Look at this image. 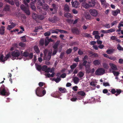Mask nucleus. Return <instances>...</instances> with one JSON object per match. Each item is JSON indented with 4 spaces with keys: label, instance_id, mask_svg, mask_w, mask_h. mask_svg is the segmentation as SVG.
<instances>
[{
    "label": "nucleus",
    "instance_id": "f257e3e1",
    "mask_svg": "<svg viewBox=\"0 0 123 123\" xmlns=\"http://www.w3.org/2000/svg\"><path fill=\"white\" fill-rule=\"evenodd\" d=\"M44 84L45 83L43 82H40L39 83V85L40 86L37 88L35 91L36 93L38 96L42 97L46 93V91L44 89V88L45 87H42Z\"/></svg>",
    "mask_w": 123,
    "mask_h": 123
},
{
    "label": "nucleus",
    "instance_id": "f03ea898",
    "mask_svg": "<svg viewBox=\"0 0 123 123\" xmlns=\"http://www.w3.org/2000/svg\"><path fill=\"white\" fill-rule=\"evenodd\" d=\"M10 94L8 89L2 85L0 88V95L3 96H8Z\"/></svg>",
    "mask_w": 123,
    "mask_h": 123
},
{
    "label": "nucleus",
    "instance_id": "7ed1b4c3",
    "mask_svg": "<svg viewBox=\"0 0 123 123\" xmlns=\"http://www.w3.org/2000/svg\"><path fill=\"white\" fill-rule=\"evenodd\" d=\"M23 51L20 50H18L16 49L14 51H12L11 52V55L13 57V58H12V59L13 60L14 59H16L17 57L18 58V57L20 56L21 54H22Z\"/></svg>",
    "mask_w": 123,
    "mask_h": 123
},
{
    "label": "nucleus",
    "instance_id": "20e7f679",
    "mask_svg": "<svg viewBox=\"0 0 123 123\" xmlns=\"http://www.w3.org/2000/svg\"><path fill=\"white\" fill-rule=\"evenodd\" d=\"M105 73V70L103 68H99L95 71V74L97 75H100L104 74Z\"/></svg>",
    "mask_w": 123,
    "mask_h": 123
},
{
    "label": "nucleus",
    "instance_id": "39448f33",
    "mask_svg": "<svg viewBox=\"0 0 123 123\" xmlns=\"http://www.w3.org/2000/svg\"><path fill=\"white\" fill-rule=\"evenodd\" d=\"M89 12L91 15L93 17H96L98 14V11L95 9H90L89 10Z\"/></svg>",
    "mask_w": 123,
    "mask_h": 123
},
{
    "label": "nucleus",
    "instance_id": "423d86ee",
    "mask_svg": "<svg viewBox=\"0 0 123 123\" xmlns=\"http://www.w3.org/2000/svg\"><path fill=\"white\" fill-rule=\"evenodd\" d=\"M20 8L23 10L25 13L28 15H29L30 14V12L28 9L25 7L24 5H21L20 6Z\"/></svg>",
    "mask_w": 123,
    "mask_h": 123
},
{
    "label": "nucleus",
    "instance_id": "0eeeda50",
    "mask_svg": "<svg viewBox=\"0 0 123 123\" xmlns=\"http://www.w3.org/2000/svg\"><path fill=\"white\" fill-rule=\"evenodd\" d=\"M71 30L72 32L74 34L76 35L79 34L80 31L76 27L72 28L71 29Z\"/></svg>",
    "mask_w": 123,
    "mask_h": 123
},
{
    "label": "nucleus",
    "instance_id": "6e6552de",
    "mask_svg": "<svg viewBox=\"0 0 123 123\" xmlns=\"http://www.w3.org/2000/svg\"><path fill=\"white\" fill-rule=\"evenodd\" d=\"M71 3L72 6L75 8H77L79 5L78 2L76 0L74 1L72 0Z\"/></svg>",
    "mask_w": 123,
    "mask_h": 123
},
{
    "label": "nucleus",
    "instance_id": "1a4fd4ad",
    "mask_svg": "<svg viewBox=\"0 0 123 123\" xmlns=\"http://www.w3.org/2000/svg\"><path fill=\"white\" fill-rule=\"evenodd\" d=\"M52 53V50L51 49L50 51H49L48 55L46 57V60L47 61H49L51 59V55Z\"/></svg>",
    "mask_w": 123,
    "mask_h": 123
},
{
    "label": "nucleus",
    "instance_id": "9d476101",
    "mask_svg": "<svg viewBox=\"0 0 123 123\" xmlns=\"http://www.w3.org/2000/svg\"><path fill=\"white\" fill-rule=\"evenodd\" d=\"M57 18L55 17L54 16L53 18H49V21L52 23H55L57 21Z\"/></svg>",
    "mask_w": 123,
    "mask_h": 123
},
{
    "label": "nucleus",
    "instance_id": "9b49d317",
    "mask_svg": "<svg viewBox=\"0 0 123 123\" xmlns=\"http://www.w3.org/2000/svg\"><path fill=\"white\" fill-rule=\"evenodd\" d=\"M16 26V24L12 22L11 25H8L7 29L9 30H10L11 29L13 28Z\"/></svg>",
    "mask_w": 123,
    "mask_h": 123
},
{
    "label": "nucleus",
    "instance_id": "f8f14e48",
    "mask_svg": "<svg viewBox=\"0 0 123 123\" xmlns=\"http://www.w3.org/2000/svg\"><path fill=\"white\" fill-rule=\"evenodd\" d=\"M110 65L111 68L113 70L115 71L118 70V69L117 66L114 64L112 63H110Z\"/></svg>",
    "mask_w": 123,
    "mask_h": 123
},
{
    "label": "nucleus",
    "instance_id": "ddd939ff",
    "mask_svg": "<svg viewBox=\"0 0 123 123\" xmlns=\"http://www.w3.org/2000/svg\"><path fill=\"white\" fill-rule=\"evenodd\" d=\"M120 10L119 9H117V10L113 11L112 12V14L114 16H117L118 13H120Z\"/></svg>",
    "mask_w": 123,
    "mask_h": 123
},
{
    "label": "nucleus",
    "instance_id": "4468645a",
    "mask_svg": "<svg viewBox=\"0 0 123 123\" xmlns=\"http://www.w3.org/2000/svg\"><path fill=\"white\" fill-rule=\"evenodd\" d=\"M5 27L4 26H1L0 28V34L1 35H4L5 33Z\"/></svg>",
    "mask_w": 123,
    "mask_h": 123
},
{
    "label": "nucleus",
    "instance_id": "2eb2a0df",
    "mask_svg": "<svg viewBox=\"0 0 123 123\" xmlns=\"http://www.w3.org/2000/svg\"><path fill=\"white\" fill-rule=\"evenodd\" d=\"M87 66L85 67V71L86 73L89 74L90 73V66L88 65H87Z\"/></svg>",
    "mask_w": 123,
    "mask_h": 123
},
{
    "label": "nucleus",
    "instance_id": "dca6fc26",
    "mask_svg": "<svg viewBox=\"0 0 123 123\" xmlns=\"http://www.w3.org/2000/svg\"><path fill=\"white\" fill-rule=\"evenodd\" d=\"M73 79L74 83L75 84H78L79 81V79L76 76L74 77Z\"/></svg>",
    "mask_w": 123,
    "mask_h": 123
},
{
    "label": "nucleus",
    "instance_id": "f3484780",
    "mask_svg": "<svg viewBox=\"0 0 123 123\" xmlns=\"http://www.w3.org/2000/svg\"><path fill=\"white\" fill-rule=\"evenodd\" d=\"M93 63L95 66H98L100 63V62L98 60H96L93 61Z\"/></svg>",
    "mask_w": 123,
    "mask_h": 123
},
{
    "label": "nucleus",
    "instance_id": "a211bd4d",
    "mask_svg": "<svg viewBox=\"0 0 123 123\" xmlns=\"http://www.w3.org/2000/svg\"><path fill=\"white\" fill-rule=\"evenodd\" d=\"M41 70L42 71H45V72H48V68H47V67L46 65H43L42 67Z\"/></svg>",
    "mask_w": 123,
    "mask_h": 123
},
{
    "label": "nucleus",
    "instance_id": "6ab92c4d",
    "mask_svg": "<svg viewBox=\"0 0 123 123\" xmlns=\"http://www.w3.org/2000/svg\"><path fill=\"white\" fill-rule=\"evenodd\" d=\"M0 61L1 62L5 63L6 60L3 55L1 54L0 55Z\"/></svg>",
    "mask_w": 123,
    "mask_h": 123
},
{
    "label": "nucleus",
    "instance_id": "aec40b11",
    "mask_svg": "<svg viewBox=\"0 0 123 123\" xmlns=\"http://www.w3.org/2000/svg\"><path fill=\"white\" fill-rule=\"evenodd\" d=\"M78 95L84 96L86 95L85 93L83 91H80L78 92L77 93Z\"/></svg>",
    "mask_w": 123,
    "mask_h": 123
},
{
    "label": "nucleus",
    "instance_id": "412c9836",
    "mask_svg": "<svg viewBox=\"0 0 123 123\" xmlns=\"http://www.w3.org/2000/svg\"><path fill=\"white\" fill-rule=\"evenodd\" d=\"M82 5L83 7L86 9H87L90 7L88 3H84Z\"/></svg>",
    "mask_w": 123,
    "mask_h": 123
},
{
    "label": "nucleus",
    "instance_id": "4be33fe9",
    "mask_svg": "<svg viewBox=\"0 0 123 123\" xmlns=\"http://www.w3.org/2000/svg\"><path fill=\"white\" fill-rule=\"evenodd\" d=\"M85 16L87 20H90L91 19V16L88 13H86L85 15Z\"/></svg>",
    "mask_w": 123,
    "mask_h": 123
},
{
    "label": "nucleus",
    "instance_id": "5701e85b",
    "mask_svg": "<svg viewBox=\"0 0 123 123\" xmlns=\"http://www.w3.org/2000/svg\"><path fill=\"white\" fill-rule=\"evenodd\" d=\"M59 91L62 93H65L66 92V90L65 88L63 87H60L59 88Z\"/></svg>",
    "mask_w": 123,
    "mask_h": 123
},
{
    "label": "nucleus",
    "instance_id": "b1692460",
    "mask_svg": "<svg viewBox=\"0 0 123 123\" xmlns=\"http://www.w3.org/2000/svg\"><path fill=\"white\" fill-rule=\"evenodd\" d=\"M36 67L37 69L39 71H40L42 68V67L41 65H40L38 64H36Z\"/></svg>",
    "mask_w": 123,
    "mask_h": 123
},
{
    "label": "nucleus",
    "instance_id": "393cba45",
    "mask_svg": "<svg viewBox=\"0 0 123 123\" xmlns=\"http://www.w3.org/2000/svg\"><path fill=\"white\" fill-rule=\"evenodd\" d=\"M37 4L40 6H42L44 2V0H37Z\"/></svg>",
    "mask_w": 123,
    "mask_h": 123
},
{
    "label": "nucleus",
    "instance_id": "a878e982",
    "mask_svg": "<svg viewBox=\"0 0 123 123\" xmlns=\"http://www.w3.org/2000/svg\"><path fill=\"white\" fill-rule=\"evenodd\" d=\"M64 9L65 11L68 12H70L69 7L68 5H65L64 6Z\"/></svg>",
    "mask_w": 123,
    "mask_h": 123
},
{
    "label": "nucleus",
    "instance_id": "bb28decb",
    "mask_svg": "<svg viewBox=\"0 0 123 123\" xmlns=\"http://www.w3.org/2000/svg\"><path fill=\"white\" fill-rule=\"evenodd\" d=\"M10 6L9 5H6L5 6L4 10L5 11H10Z\"/></svg>",
    "mask_w": 123,
    "mask_h": 123
},
{
    "label": "nucleus",
    "instance_id": "cd10ccee",
    "mask_svg": "<svg viewBox=\"0 0 123 123\" xmlns=\"http://www.w3.org/2000/svg\"><path fill=\"white\" fill-rule=\"evenodd\" d=\"M88 4H89L90 7L94 6L95 5V2L91 0V1H89Z\"/></svg>",
    "mask_w": 123,
    "mask_h": 123
},
{
    "label": "nucleus",
    "instance_id": "c85d7f7f",
    "mask_svg": "<svg viewBox=\"0 0 123 123\" xmlns=\"http://www.w3.org/2000/svg\"><path fill=\"white\" fill-rule=\"evenodd\" d=\"M54 73H53L51 74L47 73V74H45V75L47 76L49 78L50 77H54Z\"/></svg>",
    "mask_w": 123,
    "mask_h": 123
},
{
    "label": "nucleus",
    "instance_id": "c756f323",
    "mask_svg": "<svg viewBox=\"0 0 123 123\" xmlns=\"http://www.w3.org/2000/svg\"><path fill=\"white\" fill-rule=\"evenodd\" d=\"M84 73L82 71H80L78 74L77 76L80 78H82L84 76Z\"/></svg>",
    "mask_w": 123,
    "mask_h": 123
},
{
    "label": "nucleus",
    "instance_id": "7c9ffc66",
    "mask_svg": "<svg viewBox=\"0 0 123 123\" xmlns=\"http://www.w3.org/2000/svg\"><path fill=\"white\" fill-rule=\"evenodd\" d=\"M122 92V90L120 89H116V93L115 94V95L116 96H117L119 95Z\"/></svg>",
    "mask_w": 123,
    "mask_h": 123
},
{
    "label": "nucleus",
    "instance_id": "2f4dec72",
    "mask_svg": "<svg viewBox=\"0 0 123 123\" xmlns=\"http://www.w3.org/2000/svg\"><path fill=\"white\" fill-rule=\"evenodd\" d=\"M38 15L35 13H33L32 14V17L33 18L36 20H37Z\"/></svg>",
    "mask_w": 123,
    "mask_h": 123
},
{
    "label": "nucleus",
    "instance_id": "473e14b6",
    "mask_svg": "<svg viewBox=\"0 0 123 123\" xmlns=\"http://www.w3.org/2000/svg\"><path fill=\"white\" fill-rule=\"evenodd\" d=\"M64 16L67 18H71L72 17L71 14L69 13H65Z\"/></svg>",
    "mask_w": 123,
    "mask_h": 123
},
{
    "label": "nucleus",
    "instance_id": "72a5a7b5",
    "mask_svg": "<svg viewBox=\"0 0 123 123\" xmlns=\"http://www.w3.org/2000/svg\"><path fill=\"white\" fill-rule=\"evenodd\" d=\"M34 50L37 53H38L40 52V50L37 46L35 45L34 47Z\"/></svg>",
    "mask_w": 123,
    "mask_h": 123
},
{
    "label": "nucleus",
    "instance_id": "f704fd0d",
    "mask_svg": "<svg viewBox=\"0 0 123 123\" xmlns=\"http://www.w3.org/2000/svg\"><path fill=\"white\" fill-rule=\"evenodd\" d=\"M21 55L25 57H27L28 56L29 53L27 52H24L23 53H22L21 54Z\"/></svg>",
    "mask_w": 123,
    "mask_h": 123
},
{
    "label": "nucleus",
    "instance_id": "c9c22d12",
    "mask_svg": "<svg viewBox=\"0 0 123 123\" xmlns=\"http://www.w3.org/2000/svg\"><path fill=\"white\" fill-rule=\"evenodd\" d=\"M5 1L6 2L9 3L10 4L12 5H14V2L12 0H5Z\"/></svg>",
    "mask_w": 123,
    "mask_h": 123
},
{
    "label": "nucleus",
    "instance_id": "e433bc0d",
    "mask_svg": "<svg viewBox=\"0 0 123 123\" xmlns=\"http://www.w3.org/2000/svg\"><path fill=\"white\" fill-rule=\"evenodd\" d=\"M44 18V16L42 15H38L37 20H43Z\"/></svg>",
    "mask_w": 123,
    "mask_h": 123
},
{
    "label": "nucleus",
    "instance_id": "4c0bfd02",
    "mask_svg": "<svg viewBox=\"0 0 123 123\" xmlns=\"http://www.w3.org/2000/svg\"><path fill=\"white\" fill-rule=\"evenodd\" d=\"M48 52V50L47 49H45L44 50L43 53L44 55V56L45 57L47 55Z\"/></svg>",
    "mask_w": 123,
    "mask_h": 123
},
{
    "label": "nucleus",
    "instance_id": "58836bf2",
    "mask_svg": "<svg viewBox=\"0 0 123 123\" xmlns=\"http://www.w3.org/2000/svg\"><path fill=\"white\" fill-rule=\"evenodd\" d=\"M77 66V64L75 63H74L70 66L71 69H74Z\"/></svg>",
    "mask_w": 123,
    "mask_h": 123
},
{
    "label": "nucleus",
    "instance_id": "ea45409f",
    "mask_svg": "<svg viewBox=\"0 0 123 123\" xmlns=\"http://www.w3.org/2000/svg\"><path fill=\"white\" fill-rule=\"evenodd\" d=\"M43 8L44 9L47 10L49 8V6L47 4L43 5H42Z\"/></svg>",
    "mask_w": 123,
    "mask_h": 123
},
{
    "label": "nucleus",
    "instance_id": "a19ab883",
    "mask_svg": "<svg viewBox=\"0 0 123 123\" xmlns=\"http://www.w3.org/2000/svg\"><path fill=\"white\" fill-rule=\"evenodd\" d=\"M57 30L58 31L62 33H67L68 32L66 31H65L63 30L57 29Z\"/></svg>",
    "mask_w": 123,
    "mask_h": 123
},
{
    "label": "nucleus",
    "instance_id": "79ce46f5",
    "mask_svg": "<svg viewBox=\"0 0 123 123\" xmlns=\"http://www.w3.org/2000/svg\"><path fill=\"white\" fill-rule=\"evenodd\" d=\"M117 49L119 50H123V47H122L120 44L117 45Z\"/></svg>",
    "mask_w": 123,
    "mask_h": 123
},
{
    "label": "nucleus",
    "instance_id": "37998d69",
    "mask_svg": "<svg viewBox=\"0 0 123 123\" xmlns=\"http://www.w3.org/2000/svg\"><path fill=\"white\" fill-rule=\"evenodd\" d=\"M116 31V29L115 28H111L108 30V33H111L113 32H114Z\"/></svg>",
    "mask_w": 123,
    "mask_h": 123
},
{
    "label": "nucleus",
    "instance_id": "c03bdc74",
    "mask_svg": "<svg viewBox=\"0 0 123 123\" xmlns=\"http://www.w3.org/2000/svg\"><path fill=\"white\" fill-rule=\"evenodd\" d=\"M90 54L92 55V56H93L94 57H98V55L96 53H93L92 52H91Z\"/></svg>",
    "mask_w": 123,
    "mask_h": 123
},
{
    "label": "nucleus",
    "instance_id": "a18cd8bd",
    "mask_svg": "<svg viewBox=\"0 0 123 123\" xmlns=\"http://www.w3.org/2000/svg\"><path fill=\"white\" fill-rule=\"evenodd\" d=\"M44 44V40L43 39H41L40 41L39 44L41 46H43Z\"/></svg>",
    "mask_w": 123,
    "mask_h": 123
},
{
    "label": "nucleus",
    "instance_id": "49530a36",
    "mask_svg": "<svg viewBox=\"0 0 123 123\" xmlns=\"http://www.w3.org/2000/svg\"><path fill=\"white\" fill-rule=\"evenodd\" d=\"M82 36L84 37H90V34L86 33H83L82 35Z\"/></svg>",
    "mask_w": 123,
    "mask_h": 123
},
{
    "label": "nucleus",
    "instance_id": "de8ad7c7",
    "mask_svg": "<svg viewBox=\"0 0 123 123\" xmlns=\"http://www.w3.org/2000/svg\"><path fill=\"white\" fill-rule=\"evenodd\" d=\"M72 49H71L69 48L67 50L66 53L68 54H70L72 52Z\"/></svg>",
    "mask_w": 123,
    "mask_h": 123
},
{
    "label": "nucleus",
    "instance_id": "09e8293b",
    "mask_svg": "<svg viewBox=\"0 0 123 123\" xmlns=\"http://www.w3.org/2000/svg\"><path fill=\"white\" fill-rule=\"evenodd\" d=\"M50 10L51 12V13L52 14H54L56 12L55 9L53 8H50Z\"/></svg>",
    "mask_w": 123,
    "mask_h": 123
},
{
    "label": "nucleus",
    "instance_id": "8fccbe9b",
    "mask_svg": "<svg viewBox=\"0 0 123 123\" xmlns=\"http://www.w3.org/2000/svg\"><path fill=\"white\" fill-rule=\"evenodd\" d=\"M77 100L78 98L77 97H73V98H72L70 99L73 102Z\"/></svg>",
    "mask_w": 123,
    "mask_h": 123
},
{
    "label": "nucleus",
    "instance_id": "3c124183",
    "mask_svg": "<svg viewBox=\"0 0 123 123\" xmlns=\"http://www.w3.org/2000/svg\"><path fill=\"white\" fill-rule=\"evenodd\" d=\"M11 57V55L10 54H7L6 55V56L4 57V58L5 60L6 61V60L8 59L9 58Z\"/></svg>",
    "mask_w": 123,
    "mask_h": 123
},
{
    "label": "nucleus",
    "instance_id": "603ef678",
    "mask_svg": "<svg viewBox=\"0 0 123 123\" xmlns=\"http://www.w3.org/2000/svg\"><path fill=\"white\" fill-rule=\"evenodd\" d=\"M78 54L80 55H83L84 53L80 49H79L78 52Z\"/></svg>",
    "mask_w": 123,
    "mask_h": 123
},
{
    "label": "nucleus",
    "instance_id": "864d4df0",
    "mask_svg": "<svg viewBox=\"0 0 123 123\" xmlns=\"http://www.w3.org/2000/svg\"><path fill=\"white\" fill-rule=\"evenodd\" d=\"M117 37L115 36H112L111 37L110 40H112L113 41L116 40Z\"/></svg>",
    "mask_w": 123,
    "mask_h": 123
},
{
    "label": "nucleus",
    "instance_id": "5fc2aeb1",
    "mask_svg": "<svg viewBox=\"0 0 123 123\" xmlns=\"http://www.w3.org/2000/svg\"><path fill=\"white\" fill-rule=\"evenodd\" d=\"M83 62L82 63V65L86 67L87 66V65L86 64L87 63V61L86 60L83 61Z\"/></svg>",
    "mask_w": 123,
    "mask_h": 123
},
{
    "label": "nucleus",
    "instance_id": "6e6d98bb",
    "mask_svg": "<svg viewBox=\"0 0 123 123\" xmlns=\"http://www.w3.org/2000/svg\"><path fill=\"white\" fill-rule=\"evenodd\" d=\"M50 42L49 40L46 38L45 39V45L46 46H47Z\"/></svg>",
    "mask_w": 123,
    "mask_h": 123
},
{
    "label": "nucleus",
    "instance_id": "4d7b16f0",
    "mask_svg": "<svg viewBox=\"0 0 123 123\" xmlns=\"http://www.w3.org/2000/svg\"><path fill=\"white\" fill-rule=\"evenodd\" d=\"M101 4L103 6H105L106 5V1L105 0H100Z\"/></svg>",
    "mask_w": 123,
    "mask_h": 123
},
{
    "label": "nucleus",
    "instance_id": "13d9d810",
    "mask_svg": "<svg viewBox=\"0 0 123 123\" xmlns=\"http://www.w3.org/2000/svg\"><path fill=\"white\" fill-rule=\"evenodd\" d=\"M61 80V79L60 78L57 77L55 80V81L56 83H58Z\"/></svg>",
    "mask_w": 123,
    "mask_h": 123
},
{
    "label": "nucleus",
    "instance_id": "bf43d9fd",
    "mask_svg": "<svg viewBox=\"0 0 123 123\" xmlns=\"http://www.w3.org/2000/svg\"><path fill=\"white\" fill-rule=\"evenodd\" d=\"M113 74L115 76H117L119 74V73L118 72L113 71Z\"/></svg>",
    "mask_w": 123,
    "mask_h": 123
},
{
    "label": "nucleus",
    "instance_id": "052dcab7",
    "mask_svg": "<svg viewBox=\"0 0 123 123\" xmlns=\"http://www.w3.org/2000/svg\"><path fill=\"white\" fill-rule=\"evenodd\" d=\"M19 45L20 46L22 47H24L25 46V43L22 42L20 43L19 44Z\"/></svg>",
    "mask_w": 123,
    "mask_h": 123
},
{
    "label": "nucleus",
    "instance_id": "680f3d73",
    "mask_svg": "<svg viewBox=\"0 0 123 123\" xmlns=\"http://www.w3.org/2000/svg\"><path fill=\"white\" fill-rule=\"evenodd\" d=\"M57 50L56 49H54L53 50V53H52L51 55H55L57 52Z\"/></svg>",
    "mask_w": 123,
    "mask_h": 123
},
{
    "label": "nucleus",
    "instance_id": "e2e57ef3",
    "mask_svg": "<svg viewBox=\"0 0 123 123\" xmlns=\"http://www.w3.org/2000/svg\"><path fill=\"white\" fill-rule=\"evenodd\" d=\"M104 27L106 28H110V24H107L104 25Z\"/></svg>",
    "mask_w": 123,
    "mask_h": 123
},
{
    "label": "nucleus",
    "instance_id": "0e129e2a",
    "mask_svg": "<svg viewBox=\"0 0 123 123\" xmlns=\"http://www.w3.org/2000/svg\"><path fill=\"white\" fill-rule=\"evenodd\" d=\"M113 51L111 49H108L107 50L106 52L108 54H110L111 53H112Z\"/></svg>",
    "mask_w": 123,
    "mask_h": 123
},
{
    "label": "nucleus",
    "instance_id": "69168bd1",
    "mask_svg": "<svg viewBox=\"0 0 123 123\" xmlns=\"http://www.w3.org/2000/svg\"><path fill=\"white\" fill-rule=\"evenodd\" d=\"M111 92L112 94H114L116 92V90L114 89H112L111 90Z\"/></svg>",
    "mask_w": 123,
    "mask_h": 123
},
{
    "label": "nucleus",
    "instance_id": "338daca9",
    "mask_svg": "<svg viewBox=\"0 0 123 123\" xmlns=\"http://www.w3.org/2000/svg\"><path fill=\"white\" fill-rule=\"evenodd\" d=\"M72 12L74 14H76L78 13V12L77 10L75 9H73L72 10Z\"/></svg>",
    "mask_w": 123,
    "mask_h": 123
},
{
    "label": "nucleus",
    "instance_id": "774afa93",
    "mask_svg": "<svg viewBox=\"0 0 123 123\" xmlns=\"http://www.w3.org/2000/svg\"><path fill=\"white\" fill-rule=\"evenodd\" d=\"M44 34L45 36H49L50 34V33L49 32L47 31L44 33Z\"/></svg>",
    "mask_w": 123,
    "mask_h": 123
}]
</instances>
